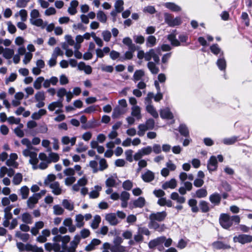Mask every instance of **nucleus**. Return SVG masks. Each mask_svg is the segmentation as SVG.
<instances>
[{
    "instance_id": "4d7b16f0",
    "label": "nucleus",
    "mask_w": 252,
    "mask_h": 252,
    "mask_svg": "<svg viewBox=\"0 0 252 252\" xmlns=\"http://www.w3.org/2000/svg\"><path fill=\"white\" fill-rule=\"evenodd\" d=\"M53 213L56 215H63L64 212L63 208L59 205H55L53 207Z\"/></svg>"
},
{
    "instance_id": "bf43d9fd",
    "label": "nucleus",
    "mask_w": 252,
    "mask_h": 252,
    "mask_svg": "<svg viewBox=\"0 0 252 252\" xmlns=\"http://www.w3.org/2000/svg\"><path fill=\"white\" fill-rule=\"evenodd\" d=\"M14 54L13 49L10 48H5L3 56L6 59H10L12 58Z\"/></svg>"
},
{
    "instance_id": "9d476101",
    "label": "nucleus",
    "mask_w": 252,
    "mask_h": 252,
    "mask_svg": "<svg viewBox=\"0 0 252 252\" xmlns=\"http://www.w3.org/2000/svg\"><path fill=\"white\" fill-rule=\"evenodd\" d=\"M34 99L35 101L37 102L36 104L37 108H40L44 106L45 94L43 91H38L36 92L34 95Z\"/></svg>"
},
{
    "instance_id": "72a5a7b5",
    "label": "nucleus",
    "mask_w": 252,
    "mask_h": 252,
    "mask_svg": "<svg viewBox=\"0 0 252 252\" xmlns=\"http://www.w3.org/2000/svg\"><path fill=\"white\" fill-rule=\"evenodd\" d=\"M117 177L116 175L109 177L105 181V185L107 187L112 188L116 186V180Z\"/></svg>"
},
{
    "instance_id": "13d9d810",
    "label": "nucleus",
    "mask_w": 252,
    "mask_h": 252,
    "mask_svg": "<svg viewBox=\"0 0 252 252\" xmlns=\"http://www.w3.org/2000/svg\"><path fill=\"white\" fill-rule=\"evenodd\" d=\"M217 64L220 70H222L225 69L226 61L223 57L218 60Z\"/></svg>"
},
{
    "instance_id": "473e14b6",
    "label": "nucleus",
    "mask_w": 252,
    "mask_h": 252,
    "mask_svg": "<svg viewBox=\"0 0 252 252\" xmlns=\"http://www.w3.org/2000/svg\"><path fill=\"white\" fill-rule=\"evenodd\" d=\"M170 198L181 204L185 203L186 201V198L184 196H179V194L176 192H172L171 194Z\"/></svg>"
},
{
    "instance_id": "4c0bfd02",
    "label": "nucleus",
    "mask_w": 252,
    "mask_h": 252,
    "mask_svg": "<svg viewBox=\"0 0 252 252\" xmlns=\"http://www.w3.org/2000/svg\"><path fill=\"white\" fill-rule=\"evenodd\" d=\"M84 220V216L81 214H78L75 216V221L77 227L81 228L84 226L85 224Z\"/></svg>"
},
{
    "instance_id": "2eb2a0df",
    "label": "nucleus",
    "mask_w": 252,
    "mask_h": 252,
    "mask_svg": "<svg viewBox=\"0 0 252 252\" xmlns=\"http://www.w3.org/2000/svg\"><path fill=\"white\" fill-rule=\"evenodd\" d=\"M77 137L76 136H73L72 137H69L68 136H63L62 137L61 141V143L63 145H68L69 144L70 145V146H74L76 142Z\"/></svg>"
},
{
    "instance_id": "412c9836",
    "label": "nucleus",
    "mask_w": 252,
    "mask_h": 252,
    "mask_svg": "<svg viewBox=\"0 0 252 252\" xmlns=\"http://www.w3.org/2000/svg\"><path fill=\"white\" fill-rule=\"evenodd\" d=\"M221 195L218 192H215L209 196L210 201L214 205H219L221 201Z\"/></svg>"
},
{
    "instance_id": "f704fd0d",
    "label": "nucleus",
    "mask_w": 252,
    "mask_h": 252,
    "mask_svg": "<svg viewBox=\"0 0 252 252\" xmlns=\"http://www.w3.org/2000/svg\"><path fill=\"white\" fill-rule=\"evenodd\" d=\"M62 205L65 209L69 211L73 210L74 208V203L68 199H63L62 201Z\"/></svg>"
},
{
    "instance_id": "dca6fc26",
    "label": "nucleus",
    "mask_w": 252,
    "mask_h": 252,
    "mask_svg": "<svg viewBox=\"0 0 252 252\" xmlns=\"http://www.w3.org/2000/svg\"><path fill=\"white\" fill-rule=\"evenodd\" d=\"M218 162L216 157L212 156L207 164V168L210 172L215 171L218 167Z\"/></svg>"
},
{
    "instance_id": "e433bc0d",
    "label": "nucleus",
    "mask_w": 252,
    "mask_h": 252,
    "mask_svg": "<svg viewBox=\"0 0 252 252\" xmlns=\"http://www.w3.org/2000/svg\"><path fill=\"white\" fill-rule=\"evenodd\" d=\"M157 43V39L154 35H150L146 39V46L151 48L155 46Z\"/></svg>"
},
{
    "instance_id": "cd10ccee",
    "label": "nucleus",
    "mask_w": 252,
    "mask_h": 252,
    "mask_svg": "<svg viewBox=\"0 0 252 252\" xmlns=\"http://www.w3.org/2000/svg\"><path fill=\"white\" fill-rule=\"evenodd\" d=\"M212 247L214 249L216 250L229 249L231 248L230 245L219 241L213 242L212 243Z\"/></svg>"
},
{
    "instance_id": "052dcab7",
    "label": "nucleus",
    "mask_w": 252,
    "mask_h": 252,
    "mask_svg": "<svg viewBox=\"0 0 252 252\" xmlns=\"http://www.w3.org/2000/svg\"><path fill=\"white\" fill-rule=\"evenodd\" d=\"M199 207L203 213L208 212L210 210L209 204L205 201H201L199 203Z\"/></svg>"
},
{
    "instance_id": "6e6552de",
    "label": "nucleus",
    "mask_w": 252,
    "mask_h": 252,
    "mask_svg": "<svg viewBox=\"0 0 252 252\" xmlns=\"http://www.w3.org/2000/svg\"><path fill=\"white\" fill-rule=\"evenodd\" d=\"M167 214L165 211L152 213L149 216L150 222H161L164 220Z\"/></svg>"
},
{
    "instance_id": "4468645a",
    "label": "nucleus",
    "mask_w": 252,
    "mask_h": 252,
    "mask_svg": "<svg viewBox=\"0 0 252 252\" xmlns=\"http://www.w3.org/2000/svg\"><path fill=\"white\" fill-rule=\"evenodd\" d=\"M166 237L165 236H161L158 237L155 239L151 240L148 244L150 249H153L156 246L161 245L165 241Z\"/></svg>"
},
{
    "instance_id": "4be33fe9",
    "label": "nucleus",
    "mask_w": 252,
    "mask_h": 252,
    "mask_svg": "<svg viewBox=\"0 0 252 252\" xmlns=\"http://www.w3.org/2000/svg\"><path fill=\"white\" fill-rule=\"evenodd\" d=\"M142 180L145 182H150L155 179V174L152 171L148 170L141 176Z\"/></svg>"
},
{
    "instance_id": "c03bdc74",
    "label": "nucleus",
    "mask_w": 252,
    "mask_h": 252,
    "mask_svg": "<svg viewBox=\"0 0 252 252\" xmlns=\"http://www.w3.org/2000/svg\"><path fill=\"white\" fill-rule=\"evenodd\" d=\"M19 191L23 199H26L28 198L30 192V189L27 186H23L21 188Z\"/></svg>"
},
{
    "instance_id": "bb28decb",
    "label": "nucleus",
    "mask_w": 252,
    "mask_h": 252,
    "mask_svg": "<svg viewBox=\"0 0 252 252\" xmlns=\"http://www.w3.org/2000/svg\"><path fill=\"white\" fill-rule=\"evenodd\" d=\"M30 23L32 25L41 27L44 29L47 26V23L44 22L42 19L36 18L35 19H30Z\"/></svg>"
},
{
    "instance_id": "f257e3e1",
    "label": "nucleus",
    "mask_w": 252,
    "mask_h": 252,
    "mask_svg": "<svg viewBox=\"0 0 252 252\" xmlns=\"http://www.w3.org/2000/svg\"><path fill=\"white\" fill-rule=\"evenodd\" d=\"M70 240V237L69 235L55 236L53 238L54 243H46L45 248L49 252L53 250L55 252H65L66 244Z\"/></svg>"
},
{
    "instance_id": "864d4df0",
    "label": "nucleus",
    "mask_w": 252,
    "mask_h": 252,
    "mask_svg": "<svg viewBox=\"0 0 252 252\" xmlns=\"http://www.w3.org/2000/svg\"><path fill=\"white\" fill-rule=\"evenodd\" d=\"M15 236L19 238L23 242L27 241L30 237V235L28 233H23L20 231H17L15 234Z\"/></svg>"
},
{
    "instance_id": "5fc2aeb1",
    "label": "nucleus",
    "mask_w": 252,
    "mask_h": 252,
    "mask_svg": "<svg viewBox=\"0 0 252 252\" xmlns=\"http://www.w3.org/2000/svg\"><path fill=\"white\" fill-rule=\"evenodd\" d=\"M207 191L206 189L202 188L197 189L195 192V196L197 198H203L205 197L207 195Z\"/></svg>"
},
{
    "instance_id": "774afa93",
    "label": "nucleus",
    "mask_w": 252,
    "mask_h": 252,
    "mask_svg": "<svg viewBox=\"0 0 252 252\" xmlns=\"http://www.w3.org/2000/svg\"><path fill=\"white\" fill-rule=\"evenodd\" d=\"M49 158L50 159V163L51 162H57L60 158L59 156L57 153L51 152L49 154Z\"/></svg>"
},
{
    "instance_id": "1a4fd4ad",
    "label": "nucleus",
    "mask_w": 252,
    "mask_h": 252,
    "mask_svg": "<svg viewBox=\"0 0 252 252\" xmlns=\"http://www.w3.org/2000/svg\"><path fill=\"white\" fill-rule=\"evenodd\" d=\"M159 52L160 48L159 47L150 49L148 52H146L145 60L149 61L153 58L156 63H158L159 58L157 53H159Z\"/></svg>"
},
{
    "instance_id": "6e6d98bb",
    "label": "nucleus",
    "mask_w": 252,
    "mask_h": 252,
    "mask_svg": "<svg viewBox=\"0 0 252 252\" xmlns=\"http://www.w3.org/2000/svg\"><path fill=\"white\" fill-rule=\"evenodd\" d=\"M179 130L181 134L184 136H189V132L187 126L184 124H181L179 127Z\"/></svg>"
},
{
    "instance_id": "7ed1b4c3",
    "label": "nucleus",
    "mask_w": 252,
    "mask_h": 252,
    "mask_svg": "<svg viewBox=\"0 0 252 252\" xmlns=\"http://www.w3.org/2000/svg\"><path fill=\"white\" fill-rule=\"evenodd\" d=\"M180 181L183 183L184 186L179 188L178 191L181 195H185L187 191H190L192 189V184L191 183L185 181L188 179V174L184 172L180 173L179 175Z\"/></svg>"
},
{
    "instance_id": "5701e85b",
    "label": "nucleus",
    "mask_w": 252,
    "mask_h": 252,
    "mask_svg": "<svg viewBox=\"0 0 252 252\" xmlns=\"http://www.w3.org/2000/svg\"><path fill=\"white\" fill-rule=\"evenodd\" d=\"M49 187L52 189V192L55 195H58L62 193V189L59 182H54L50 184Z\"/></svg>"
},
{
    "instance_id": "b1692460",
    "label": "nucleus",
    "mask_w": 252,
    "mask_h": 252,
    "mask_svg": "<svg viewBox=\"0 0 252 252\" xmlns=\"http://www.w3.org/2000/svg\"><path fill=\"white\" fill-rule=\"evenodd\" d=\"M177 183L176 180L174 178H173L163 183L162 185V188L163 189H174L177 187Z\"/></svg>"
},
{
    "instance_id": "a18cd8bd",
    "label": "nucleus",
    "mask_w": 252,
    "mask_h": 252,
    "mask_svg": "<svg viewBox=\"0 0 252 252\" xmlns=\"http://www.w3.org/2000/svg\"><path fill=\"white\" fill-rule=\"evenodd\" d=\"M44 81V78L42 76L37 77L33 83V87L36 90H40L42 87V84Z\"/></svg>"
},
{
    "instance_id": "338daca9",
    "label": "nucleus",
    "mask_w": 252,
    "mask_h": 252,
    "mask_svg": "<svg viewBox=\"0 0 252 252\" xmlns=\"http://www.w3.org/2000/svg\"><path fill=\"white\" fill-rule=\"evenodd\" d=\"M210 50L211 52L215 55H218L220 53H221V54L223 55V52H221L220 49L218 45L217 44L212 45L210 47Z\"/></svg>"
},
{
    "instance_id": "a19ab883",
    "label": "nucleus",
    "mask_w": 252,
    "mask_h": 252,
    "mask_svg": "<svg viewBox=\"0 0 252 252\" xmlns=\"http://www.w3.org/2000/svg\"><path fill=\"white\" fill-rule=\"evenodd\" d=\"M125 112L126 111L123 108L117 106L114 109L112 117L113 118H118L120 115L124 114Z\"/></svg>"
},
{
    "instance_id": "a878e982",
    "label": "nucleus",
    "mask_w": 252,
    "mask_h": 252,
    "mask_svg": "<svg viewBox=\"0 0 252 252\" xmlns=\"http://www.w3.org/2000/svg\"><path fill=\"white\" fill-rule=\"evenodd\" d=\"M78 68L80 70H83L86 74H90L92 72V68L89 65H87L83 62H80L77 65Z\"/></svg>"
},
{
    "instance_id": "6ab92c4d",
    "label": "nucleus",
    "mask_w": 252,
    "mask_h": 252,
    "mask_svg": "<svg viewBox=\"0 0 252 252\" xmlns=\"http://www.w3.org/2000/svg\"><path fill=\"white\" fill-rule=\"evenodd\" d=\"M39 199L35 196V194L34 193L31 196H30L27 201V207L29 209H33L35 205L38 203Z\"/></svg>"
},
{
    "instance_id": "f03ea898",
    "label": "nucleus",
    "mask_w": 252,
    "mask_h": 252,
    "mask_svg": "<svg viewBox=\"0 0 252 252\" xmlns=\"http://www.w3.org/2000/svg\"><path fill=\"white\" fill-rule=\"evenodd\" d=\"M219 221L223 228L228 229L232 226L233 222L238 224L240 222V218L237 215L230 216L227 214H221L220 217Z\"/></svg>"
},
{
    "instance_id": "0e129e2a",
    "label": "nucleus",
    "mask_w": 252,
    "mask_h": 252,
    "mask_svg": "<svg viewBox=\"0 0 252 252\" xmlns=\"http://www.w3.org/2000/svg\"><path fill=\"white\" fill-rule=\"evenodd\" d=\"M144 73L142 70H136L133 75V80L134 82L140 80L144 76Z\"/></svg>"
},
{
    "instance_id": "c85d7f7f",
    "label": "nucleus",
    "mask_w": 252,
    "mask_h": 252,
    "mask_svg": "<svg viewBox=\"0 0 252 252\" xmlns=\"http://www.w3.org/2000/svg\"><path fill=\"white\" fill-rule=\"evenodd\" d=\"M160 115L162 119L171 120L173 118V114L170 112L169 109L168 108L161 110L160 112Z\"/></svg>"
},
{
    "instance_id": "ea45409f",
    "label": "nucleus",
    "mask_w": 252,
    "mask_h": 252,
    "mask_svg": "<svg viewBox=\"0 0 252 252\" xmlns=\"http://www.w3.org/2000/svg\"><path fill=\"white\" fill-rule=\"evenodd\" d=\"M94 190L91 191L89 193V197L94 199L97 198L99 195V191L101 190V187L99 186H95Z\"/></svg>"
},
{
    "instance_id": "a211bd4d",
    "label": "nucleus",
    "mask_w": 252,
    "mask_h": 252,
    "mask_svg": "<svg viewBox=\"0 0 252 252\" xmlns=\"http://www.w3.org/2000/svg\"><path fill=\"white\" fill-rule=\"evenodd\" d=\"M101 244V241L97 239H94L86 246L85 250L87 252H91L95 249L96 246Z\"/></svg>"
},
{
    "instance_id": "680f3d73",
    "label": "nucleus",
    "mask_w": 252,
    "mask_h": 252,
    "mask_svg": "<svg viewBox=\"0 0 252 252\" xmlns=\"http://www.w3.org/2000/svg\"><path fill=\"white\" fill-rule=\"evenodd\" d=\"M138 128L137 134L140 136H143L145 134V131L149 129L145 124L139 125Z\"/></svg>"
},
{
    "instance_id": "20e7f679",
    "label": "nucleus",
    "mask_w": 252,
    "mask_h": 252,
    "mask_svg": "<svg viewBox=\"0 0 252 252\" xmlns=\"http://www.w3.org/2000/svg\"><path fill=\"white\" fill-rule=\"evenodd\" d=\"M154 97V94L151 92L148 93L145 99L146 106V110L154 118H158V114L154 106L151 105L152 99Z\"/></svg>"
},
{
    "instance_id": "aec40b11",
    "label": "nucleus",
    "mask_w": 252,
    "mask_h": 252,
    "mask_svg": "<svg viewBox=\"0 0 252 252\" xmlns=\"http://www.w3.org/2000/svg\"><path fill=\"white\" fill-rule=\"evenodd\" d=\"M63 107L62 99H59L57 101L50 103L48 106V109L50 111H53L56 108H62Z\"/></svg>"
},
{
    "instance_id": "8fccbe9b",
    "label": "nucleus",
    "mask_w": 252,
    "mask_h": 252,
    "mask_svg": "<svg viewBox=\"0 0 252 252\" xmlns=\"http://www.w3.org/2000/svg\"><path fill=\"white\" fill-rule=\"evenodd\" d=\"M124 2L123 0H116L114 4L115 9L116 10L118 13H121L124 10Z\"/></svg>"
},
{
    "instance_id": "f8f14e48",
    "label": "nucleus",
    "mask_w": 252,
    "mask_h": 252,
    "mask_svg": "<svg viewBox=\"0 0 252 252\" xmlns=\"http://www.w3.org/2000/svg\"><path fill=\"white\" fill-rule=\"evenodd\" d=\"M80 236L78 235H76L74 237L73 240L70 242L69 247L68 248L66 247L65 252L67 251V252H75L78 245L80 243Z\"/></svg>"
},
{
    "instance_id": "2f4dec72",
    "label": "nucleus",
    "mask_w": 252,
    "mask_h": 252,
    "mask_svg": "<svg viewBox=\"0 0 252 252\" xmlns=\"http://www.w3.org/2000/svg\"><path fill=\"white\" fill-rule=\"evenodd\" d=\"M21 220L26 224H32L33 222L32 216L28 212H25L21 215Z\"/></svg>"
},
{
    "instance_id": "f3484780",
    "label": "nucleus",
    "mask_w": 252,
    "mask_h": 252,
    "mask_svg": "<svg viewBox=\"0 0 252 252\" xmlns=\"http://www.w3.org/2000/svg\"><path fill=\"white\" fill-rule=\"evenodd\" d=\"M105 220L111 225H116L119 222L115 213H111L106 214Z\"/></svg>"
},
{
    "instance_id": "69168bd1",
    "label": "nucleus",
    "mask_w": 252,
    "mask_h": 252,
    "mask_svg": "<svg viewBox=\"0 0 252 252\" xmlns=\"http://www.w3.org/2000/svg\"><path fill=\"white\" fill-rule=\"evenodd\" d=\"M237 140V137L232 136L229 138H226L223 139V143L225 145H231L235 143Z\"/></svg>"
},
{
    "instance_id": "39448f33",
    "label": "nucleus",
    "mask_w": 252,
    "mask_h": 252,
    "mask_svg": "<svg viewBox=\"0 0 252 252\" xmlns=\"http://www.w3.org/2000/svg\"><path fill=\"white\" fill-rule=\"evenodd\" d=\"M151 232L146 227L138 226L136 233L134 235L133 239L135 242L141 243L144 240L143 235L149 236Z\"/></svg>"
},
{
    "instance_id": "603ef678",
    "label": "nucleus",
    "mask_w": 252,
    "mask_h": 252,
    "mask_svg": "<svg viewBox=\"0 0 252 252\" xmlns=\"http://www.w3.org/2000/svg\"><path fill=\"white\" fill-rule=\"evenodd\" d=\"M13 207V205H10V206L6 207L4 209V218H3L4 219H11L12 218V214L11 213V210Z\"/></svg>"
},
{
    "instance_id": "de8ad7c7",
    "label": "nucleus",
    "mask_w": 252,
    "mask_h": 252,
    "mask_svg": "<svg viewBox=\"0 0 252 252\" xmlns=\"http://www.w3.org/2000/svg\"><path fill=\"white\" fill-rule=\"evenodd\" d=\"M23 176L20 173H17L14 175L12 183L14 185H19L22 182L23 180Z\"/></svg>"
},
{
    "instance_id": "423d86ee",
    "label": "nucleus",
    "mask_w": 252,
    "mask_h": 252,
    "mask_svg": "<svg viewBox=\"0 0 252 252\" xmlns=\"http://www.w3.org/2000/svg\"><path fill=\"white\" fill-rule=\"evenodd\" d=\"M165 22L169 27H173L179 26L182 24V20L180 17H176L174 18L172 15L169 13L164 14Z\"/></svg>"
},
{
    "instance_id": "7c9ffc66",
    "label": "nucleus",
    "mask_w": 252,
    "mask_h": 252,
    "mask_svg": "<svg viewBox=\"0 0 252 252\" xmlns=\"http://www.w3.org/2000/svg\"><path fill=\"white\" fill-rule=\"evenodd\" d=\"M123 43L128 47V50H136V46L132 43V39L130 37H125L123 39Z\"/></svg>"
},
{
    "instance_id": "37998d69",
    "label": "nucleus",
    "mask_w": 252,
    "mask_h": 252,
    "mask_svg": "<svg viewBox=\"0 0 252 252\" xmlns=\"http://www.w3.org/2000/svg\"><path fill=\"white\" fill-rule=\"evenodd\" d=\"M21 143L23 145H25L27 147V148L24 150H34L35 148L33 147L32 144V142L28 138H23L21 140Z\"/></svg>"
},
{
    "instance_id": "3c124183",
    "label": "nucleus",
    "mask_w": 252,
    "mask_h": 252,
    "mask_svg": "<svg viewBox=\"0 0 252 252\" xmlns=\"http://www.w3.org/2000/svg\"><path fill=\"white\" fill-rule=\"evenodd\" d=\"M111 252H125L126 247L122 245H110Z\"/></svg>"
},
{
    "instance_id": "49530a36",
    "label": "nucleus",
    "mask_w": 252,
    "mask_h": 252,
    "mask_svg": "<svg viewBox=\"0 0 252 252\" xmlns=\"http://www.w3.org/2000/svg\"><path fill=\"white\" fill-rule=\"evenodd\" d=\"M101 221V218L99 215H95L91 224V227L95 229L98 228L99 224Z\"/></svg>"
},
{
    "instance_id": "09e8293b",
    "label": "nucleus",
    "mask_w": 252,
    "mask_h": 252,
    "mask_svg": "<svg viewBox=\"0 0 252 252\" xmlns=\"http://www.w3.org/2000/svg\"><path fill=\"white\" fill-rule=\"evenodd\" d=\"M97 20L101 23H105L107 21V17L104 12L101 10H99L96 13Z\"/></svg>"
},
{
    "instance_id": "c9c22d12",
    "label": "nucleus",
    "mask_w": 252,
    "mask_h": 252,
    "mask_svg": "<svg viewBox=\"0 0 252 252\" xmlns=\"http://www.w3.org/2000/svg\"><path fill=\"white\" fill-rule=\"evenodd\" d=\"M164 5L173 12H178L181 10V8L173 2H166Z\"/></svg>"
},
{
    "instance_id": "393cba45",
    "label": "nucleus",
    "mask_w": 252,
    "mask_h": 252,
    "mask_svg": "<svg viewBox=\"0 0 252 252\" xmlns=\"http://www.w3.org/2000/svg\"><path fill=\"white\" fill-rule=\"evenodd\" d=\"M149 226L150 228H153L158 232H162L166 228L165 225L164 224H160L157 222H150Z\"/></svg>"
},
{
    "instance_id": "ddd939ff",
    "label": "nucleus",
    "mask_w": 252,
    "mask_h": 252,
    "mask_svg": "<svg viewBox=\"0 0 252 252\" xmlns=\"http://www.w3.org/2000/svg\"><path fill=\"white\" fill-rule=\"evenodd\" d=\"M146 204V200L144 197H139L137 199L133 200L129 204L130 208L131 209L134 208H143Z\"/></svg>"
},
{
    "instance_id": "0eeeda50",
    "label": "nucleus",
    "mask_w": 252,
    "mask_h": 252,
    "mask_svg": "<svg viewBox=\"0 0 252 252\" xmlns=\"http://www.w3.org/2000/svg\"><path fill=\"white\" fill-rule=\"evenodd\" d=\"M23 155L25 157H29L30 158L29 162L32 164L33 169H36V164L38 162V159L37 158V154L33 150H23Z\"/></svg>"
},
{
    "instance_id": "c756f323",
    "label": "nucleus",
    "mask_w": 252,
    "mask_h": 252,
    "mask_svg": "<svg viewBox=\"0 0 252 252\" xmlns=\"http://www.w3.org/2000/svg\"><path fill=\"white\" fill-rule=\"evenodd\" d=\"M79 2L76 0L70 2V6L68 7L67 11L71 15H74L77 13L76 7L78 6Z\"/></svg>"
},
{
    "instance_id": "e2e57ef3",
    "label": "nucleus",
    "mask_w": 252,
    "mask_h": 252,
    "mask_svg": "<svg viewBox=\"0 0 252 252\" xmlns=\"http://www.w3.org/2000/svg\"><path fill=\"white\" fill-rule=\"evenodd\" d=\"M148 67L153 74H157L158 73L159 69L156 66L155 63L153 62H150L148 63Z\"/></svg>"
},
{
    "instance_id": "58836bf2",
    "label": "nucleus",
    "mask_w": 252,
    "mask_h": 252,
    "mask_svg": "<svg viewBox=\"0 0 252 252\" xmlns=\"http://www.w3.org/2000/svg\"><path fill=\"white\" fill-rule=\"evenodd\" d=\"M47 113V111L44 109H39L37 112H34L32 115V118L33 120H39L41 117L45 115Z\"/></svg>"
},
{
    "instance_id": "79ce46f5",
    "label": "nucleus",
    "mask_w": 252,
    "mask_h": 252,
    "mask_svg": "<svg viewBox=\"0 0 252 252\" xmlns=\"http://www.w3.org/2000/svg\"><path fill=\"white\" fill-rule=\"evenodd\" d=\"M131 115L136 117L137 119L141 118V109L138 106H132L131 108Z\"/></svg>"
},
{
    "instance_id": "9b49d317",
    "label": "nucleus",
    "mask_w": 252,
    "mask_h": 252,
    "mask_svg": "<svg viewBox=\"0 0 252 252\" xmlns=\"http://www.w3.org/2000/svg\"><path fill=\"white\" fill-rule=\"evenodd\" d=\"M234 242H238L242 244L251 243L252 242V235L247 234H240L233 237Z\"/></svg>"
}]
</instances>
